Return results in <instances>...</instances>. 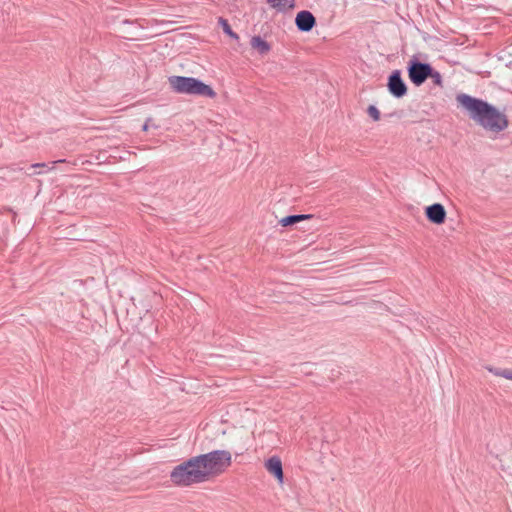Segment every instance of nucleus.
Returning <instances> with one entry per match:
<instances>
[{"label": "nucleus", "instance_id": "f257e3e1", "mask_svg": "<svg viewBox=\"0 0 512 512\" xmlns=\"http://www.w3.org/2000/svg\"><path fill=\"white\" fill-rule=\"evenodd\" d=\"M455 100L457 107L484 130L499 134L508 128V116L492 103L467 93H458Z\"/></svg>", "mask_w": 512, "mask_h": 512}, {"label": "nucleus", "instance_id": "f03ea898", "mask_svg": "<svg viewBox=\"0 0 512 512\" xmlns=\"http://www.w3.org/2000/svg\"><path fill=\"white\" fill-rule=\"evenodd\" d=\"M170 481L177 487H191L206 482V472L201 470L196 457L193 456L172 469Z\"/></svg>", "mask_w": 512, "mask_h": 512}, {"label": "nucleus", "instance_id": "7ed1b4c3", "mask_svg": "<svg viewBox=\"0 0 512 512\" xmlns=\"http://www.w3.org/2000/svg\"><path fill=\"white\" fill-rule=\"evenodd\" d=\"M171 89L178 94L193 95L213 99L216 97L214 89L195 77L172 75L168 77Z\"/></svg>", "mask_w": 512, "mask_h": 512}, {"label": "nucleus", "instance_id": "20e7f679", "mask_svg": "<svg viewBox=\"0 0 512 512\" xmlns=\"http://www.w3.org/2000/svg\"><path fill=\"white\" fill-rule=\"evenodd\" d=\"M195 457L201 470L206 472V481L223 473L232 464L231 453L227 450H213Z\"/></svg>", "mask_w": 512, "mask_h": 512}, {"label": "nucleus", "instance_id": "39448f33", "mask_svg": "<svg viewBox=\"0 0 512 512\" xmlns=\"http://www.w3.org/2000/svg\"><path fill=\"white\" fill-rule=\"evenodd\" d=\"M431 68L432 65L429 62L422 61L419 54L411 56L406 67L410 82L416 87H420L429 79Z\"/></svg>", "mask_w": 512, "mask_h": 512}, {"label": "nucleus", "instance_id": "423d86ee", "mask_svg": "<svg viewBox=\"0 0 512 512\" xmlns=\"http://www.w3.org/2000/svg\"><path fill=\"white\" fill-rule=\"evenodd\" d=\"M386 86L388 92L397 99L403 98L408 92L407 84L399 69H395L389 74Z\"/></svg>", "mask_w": 512, "mask_h": 512}, {"label": "nucleus", "instance_id": "0eeeda50", "mask_svg": "<svg viewBox=\"0 0 512 512\" xmlns=\"http://www.w3.org/2000/svg\"><path fill=\"white\" fill-rule=\"evenodd\" d=\"M316 24V17L309 10H301L296 14L295 25L298 31L308 33Z\"/></svg>", "mask_w": 512, "mask_h": 512}, {"label": "nucleus", "instance_id": "6e6552de", "mask_svg": "<svg viewBox=\"0 0 512 512\" xmlns=\"http://www.w3.org/2000/svg\"><path fill=\"white\" fill-rule=\"evenodd\" d=\"M425 216L430 223L441 225L446 221L447 212L441 203H433L425 207Z\"/></svg>", "mask_w": 512, "mask_h": 512}, {"label": "nucleus", "instance_id": "1a4fd4ad", "mask_svg": "<svg viewBox=\"0 0 512 512\" xmlns=\"http://www.w3.org/2000/svg\"><path fill=\"white\" fill-rule=\"evenodd\" d=\"M267 471L273 475L280 483L283 482L284 473L281 459L278 456H272L264 464Z\"/></svg>", "mask_w": 512, "mask_h": 512}, {"label": "nucleus", "instance_id": "9d476101", "mask_svg": "<svg viewBox=\"0 0 512 512\" xmlns=\"http://www.w3.org/2000/svg\"><path fill=\"white\" fill-rule=\"evenodd\" d=\"M314 215L312 214H291L287 215L279 220V224L282 227H292L304 220L313 219Z\"/></svg>", "mask_w": 512, "mask_h": 512}, {"label": "nucleus", "instance_id": "9b49d317", "mask_svg": "<svg viewBox=\"0 0 512 512\" xmlns=\"http://www.w3.org/2000/svg\"><path fill=\"white\" fill-rule=\"evenodd\" d=\"M250 45L252 49L257 51L260 55H266L271 50V44L263 39L260 35H255L251 38Z\"/></svg>", "mask_w": 512, "mask_h": 512}, {"label": "nucleus", "instance_id": "f8f14e48", "mask_svg": "<svg viewBox=\"0 0 512 512\" xmlns=\"http://www.w3.org/2000/svg\"><path fill=\"white\" fill-rule=\"evenodd\" d=\"M218 24L222 28L223 33L225 35L229 36L233 40H236V41L239 40V35L232 30L231 25L229 24L227 19H225L223 17H219Z\"/></svg>", "mask_w": 512, "mask_h": 512}, {"label": "nucleus", "instance_id": "ddd939ff", "mask_svg": "<svg viewBox=\"0 0 512 512\" xmlns=\"http://www.w3.org/2000/svg\"><path fill=\"white\" fill-rule=\"evenodd\" d=\"M267 2L278 11H286L287 9H293L295 7V0H291L287 5L288 0H267Z\"/></svg>", "mask_w": 512, "mask_h": 512}, {"label": "nucleus", "instance_id": "4468645a", "mask_svg": "<svg viewBox=\"0 0 512 512\" xmlns=\"http://www.w3.org/2000/svg\"><path fill=\"white\" fill-rule=\"evenodd\" d=\"M429 78L432 80L433 84L438 87H443V78L439 71L435 70L432 66L431 71L429 73Z\"/></svg>", "mask_w": 512, "mask_h": 512}, {"label": "nucleus", "instance_id": "2eb2a0df", "mask_svg": "<svg viewBox=\"0 0 512 512\" xmlns=\"http://www.w3.org/2000/svg\"><path fill=\"white\" fill-rule=\"evenodd\" d=\"M489 371L492 372L496 376H501L505 379L512 380V370L511 369L489 368Z\"/></svg>", "mask_w": 512, "mask_h": 512}, {"label": "nucleus", "instance_id": "dca6fc26", "mask_svg": "<svg viewBox=\"0 0 512 512\" xmlns=\"http://www.w3.org/2000/svg\"><path fill=\"white\" fill-rule=\"evenodd\" d=\"M367 114L372 118L373 121H379L381 118V113L379 109L375 105H369L367 107Z\"/></svg>", "mask_w": 512, "mask_h": 512}, {"label": "nucleus", "instance_id": "f3484780", "mask_svg": "<svg viewBox=\"0 0 512 512\" xmlns=\"http://www.w3.org/2000/svg\"><path fill=\"white\" fill-rule=\"evenodd\" d=\"M152 121L151 118H147L146 121L141 125V130L142 131H147L150 127V122Z\"/></svg>", "mask_w": 512, "mask_h": 512}, {"label": "nucleus", "instance_id": "a211bd4d", "mask_svg": "<svg viewBox=\"0 0 512 512\" xmlns=\"http://www.w3.org/2000/svg\"><path fill=\"white\" fill-rule=\"evenodd\" d=\"M42 167H46V164L45 163H36L31 166V168H42Z\"/></svg>", "mask_w": 512, "mask_h": 512}, {"label": "nucleus", "instance_id": "6ab92c4d", "mask_svg": "<svg viewBox=\"0 0 512 512\" xmlns=\"http://www.w3.org/2000/svg\"><path fill=\"white\" fill-rule=\"evenodd\" d=\"M62 162H65V160H58V161H54L52 164L55 165L57 163H62Z\"/></svg>", "mask_w": 512, "mask_h": 512}]
</instances>
